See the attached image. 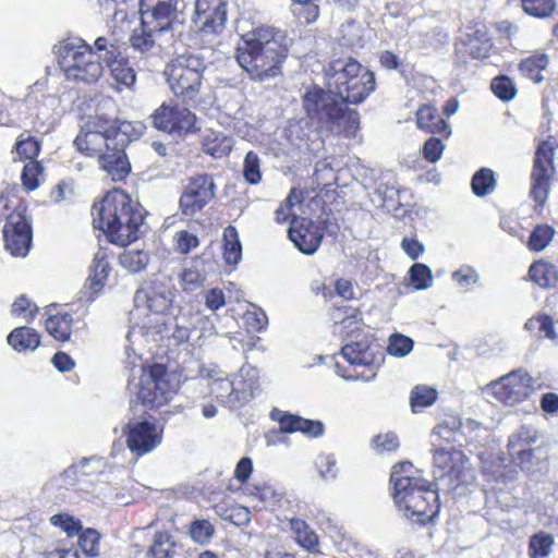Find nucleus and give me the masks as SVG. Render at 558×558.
<instances>
[{"mask_svg": "<svg viewBox=\"0 0 558 558\" xmlns=\"http://www.w3.org/2000/svg\"><path fill=\"white\" fill-rule=\"evenodd\" d=\"M327 90L314 87L303 96L312 121L330 132L354 136L360 126L356 110L348 104L363 102L375 89L374 73L352 58L332 60L325 70Z\"/></svg>", "mask_w": 558, "mask_h": 558, "instance_id": "nucleus-1", "label": "nucleus"}, {"mask_svg": "<svg viewBox=\"0 0 558 558\" xmlns=\"http://www.w3.org/2000/svg\"><path fill=\"white\" fill-rule=\"evenodd\" d=\"M141 134L137 125L116 118V104L102 100L74 140L76 149L86 156L97 157L100 168L112 181H121L131 172L124 151L130 142Z\"/></svg>", "mask_w": 558, "mask_h": 558, "instance_id": "nucleus-2", "label": "nucleus"}, {"mask_svg": "<svg viewBox=\"0 0 558 558\" xmlns=\"http://www.w3.org/2000/svg\"><path fill=\"white\" fill-rule=\"evenodd\" d=\"M236 49V61L255 81H265L281 74L292 39L282 29L259 26L242 36Z\"/></svg>", "mask_w": 558, "mask_h": 558, "instance_id": "nucleus-3", "label": "nucleus"}, {"mask_svg": "<svg viewBox=\"0 0 558 558\" xmlns=\"http://www.w3.org/2000/svg\"><path fill=\"white\" fill-rule=\"evenodd\" d=\"M95 49L81 39H68L54 46L60 70L68 81L94 84L104 74L102 61H110L117 52L113 40L98 37Z\"/></svg>", "mask_w": 558, "mask_h": 558, "instance_id": "nucleus-4", "label": "nucleus"}, {"mask_svg": "<svg viewBox=\"0 0 558 558\" xmlns=\"http://www.w3.org/2000/svg\"><path fill=\"white\" fill-rule=\"evenodd\" d=\"M413 472L410 462L393 465L390 474L392 498L407 520L425 524L438 512V494L428 481L413 475Z\"/></svg>", "mask_w": 558, "mask_h": 558, "instance_id": "nucleus-5", "label": "nucleus"}, {"mask_svg": "<svg viewBox=\"0 0 558 558\" xmlns=\"http://www.w3.org/2000/svg\"><path fill=\"white\" fill-rule=\"evenodd\" d=\"M171 280L167 276H156L149 283L136 291L134 296L135 312L133 316H140L142 310L148 313L144 322L130 328L126 335V352L132 345H142V342L157 340L161 331L160 322L165 319L163 314L172 303Z\"/></svg>", "mask_w": 558, "mask_h": 558, "instance_id": "nucleus-6", "label": "nucleus"}, {"mask_svg": "<svg viewBox=\"0 0 558 558\" xmlns=\"http://www.w3.org/2000/svg\"><path fill=\"white\" fill-rule=\"evenodd\" d=\"M335 332L339 333L344 344L341 348L342 357L354 367L353 372H342L336 364V373L348 380L371 381L375 378V351L377 344L362 331V322L356 313L341 319Z\"/></svg>", "mask_w": 558, "mask_h": 558, "instance_id": "nucleus-7", "label": "nucleus"}, {"mask_svg": "<svg viewBox=\"0 0 558 558\" xmlns=\"http://www.w3.org/2000/svg\"><path fill=\"white\" fill-rule=\"evenodd\" d=\"M132 345L126 354L128 363L132 365L128 389L132 398L148 408H159L169 402L175 393V385L163 364H136L142 355ZM125 353H128L125 351Z\"/></svg>", "mask_w": 558, "mask_h": 558, "instance_id": "nucleus-8", "label": "nucleus"}, {"mask_svg": "<svg viewBox=\"0 0 558 558\" xmlns=\"http://www.w3.org/2000/svg\"><path fill=\"white\" fill-rule=\"evenodd\" d=\"M205 63L195 54L178 56L168 65L167 81L173 94L184 100H194L199 93Z\"/></svg>", "mask_w": 558, "mask_h": 558, "instance_id": "nucleus-9", "label": "nucleus"}, {"mask_svg": "<svg viewBox=\"0 0 558 558\" xmlns=\"http://www.w3.org/2000/svg\"><path fill=\"white\" fill-rule=\"evenodd\" d=\"M557 146L556 141L547 140L539 143L535 151L530 196L541 207L546 204L549 195L555 174L554 151Z\"/></svg>", "mask_w": 558, "mask_h": 558, "instance_id": "nucleus-10", "label": "nucleus"}, {"mask_svg": "<svg viewBox=\"0 0 558 558\" xmlns=\"http://www.w3.org/2000/svg\"><path fill=\"white\" fill-rule=\"evenodd\" d=\"M434 466L438 477H448L450 484H470L474 481V472L471 469L465 454L451 446H442L433 441Z\"/></svg>", "mask_w": 558, "mask_h": 558, "instance_id": "nucleus-11", "label": "nucleus"}, {"mask_svg": "<svg viewBox=\"0 0 558 558\" xmlns=\"http://www.w3.org/2000/svg\"><path fill=\"white\" fill-rule=\"evenodd\" d=\"M107 466L106 460L101 457L83 458L65 469L54 481L61 488L89 492L105 475Z\"/></svg>", "mask_w": 558, "mask_h": 558, "instance_id": "nucleus-12", "label": "nucleus"}, {"mask_svg": "<svg viewBox=\"0 0 558 558\" xmlns=\"http://www.w3.org/2000/svg\"><path fill=\"white\" fill-rule=\"evenodd\" d=\"M532 377L522 371L512 372L486 387L496 402L513 407L526 400L533 391Z\"/></svg>", "mask_w": 558, "mask_h": 558, "instance_id": "nucleus-13", "label": "nucleus"}, {"mask_svg": "<svg viewBox=\"0 0 558 558\" xmlns=\"http://www.w3.org/2000/svg\"><path fill=\"white\" fill-rule=\"evenodd\" d=\"M177 4L178 0H140L141 20L166 36L183 22Z\"/></svg>", "mask_w": 558, "mask_h": 558, "instance_id": "nucleus-14", "label": "nucleus"}, {"mask_svg": "<svg viewBox=\"0 0 558 558\" xmlns=\"http://www.w3.org/2000/svg\"><path fill=\"white\" fill-rule=\"evenodd\" d=\"M138 205L123 191L113 190L108 192L99 203L92 207L93 223L98 229L108 228L112 230V226H117V219L120 216L130 213Z\"/></svg>", "mask_w": 558, "mask_h": 558, "instance_id": "nucleus-15", "label": "nucleus"}, {"mask_svg": "<svg viewBox=\"0 0 558 558\" xmlns=\"http://www.w3.org/2000/svg\"><path fill=\"white\" fill-rule=\"evenodd\" d=\"M3 239L5 248L13 256L27 255L32 244V230L23 208H15L8 215L3 227Z\"/></svg>", "mask_w": 558, "mask_h": 558, "instance_id": "nucleus-16", "label": "nucleus"}, {"mask_svg": "<svg viewBox=\"0 0 558 558\" xmlns=\"http://www.w3.org/2000/svg\"><path fill=\"white\" fill-rule=\"evenodd\" d=\"M227 0H195L192 23L203 34H219L226 27Z\"/></svg>", "mask_w": 558, "mask_h": 558, "instance_id": "nucleus-17", "label": "nucleus"}, {"mask_svg": "<svg viewBox=\"0 0 558 558\" xmlns=\"http://www.w3.org/2000/svg\"><path fill=\"white\" fill-rule=\"evenodd\" d=\"M124 433L128 448L137 458L151 452L162 440V428L147 421L130 422Z\"/></svg>", "mask_w": 558, "mask_h": 558, "instance_id": "nucleus-18", "label": "nucleus"}, {"mask_svg": "<svg viewBox=\"0 0 558 558\" xmlns=\"http://www.w3.org/2000/svg\"><path fill=\"white\" fill-rule=\"evenodd\" d=\"M153 125L170 134L189 133L194 130L196 117L189 109L162 104L151 114Z\"/></svg>", "mask_w": 558, "mask_h": 558, "instance_id": "nucleus-19", "label": "nucleus"}, {"mask_svg": "<svg viewBox=\"0 0 558 558\" xmlns=\"http://www.w3.org/2000/svg\"><path fill=\"white\" fill-rule=\"evenodd\" d=\"M215 196V183L209 174L192 178L180 198L182 213L192 217L201 211Z\"/></svg>", "mask_w": 558, "mask_h": 558, "instance_id": "nucleus-20", "label": "nucleus"}, {"mask_svg": "<svg viewBox=\"0 0 558 558\" xmlns=\"http://www.w3.org/2000/svg\"><path fill=\"white\" fill-rule=\"evenodd\" d=\"M288 235L300 252L312 255L320 246L324 233L312 219L294 217L288 230Z\"/></svg>", "mask_w": 558, "mask_h": 558, "instance_id": "nucleus-21", "label": "nucleus"}, {"mask_svg": "<svg viewBox=\"0 0 558 558\" xmlns=\"http://www.w3.org/2000/svg\"><path fill=\"white\" fill-rule=\"evenodd\" d=\"M144 223V215L141 205L131 209L130 213L120 216L117 219V226H112V230L101 228L100 230L106 234L109 242L126 246L133 241L137 240L141 227Z\"/></svg>", "mask_w": 558, "mask_h": 558, "instance_id": "nucleus-22", "label": "nucleus"}, {"mask_svg": "<svg viewBox=\"0 0 558 558\" xmlns=\"http://www.w3.org/2000/svg\"><path fill=\"white\" fill-rule=\"evenodd\" d=\"M191 318L192 313L189 311L181 312L178 316L170 317L168 320L163 319L160 322L161 331L157 336V340L142 342V344H157L163 340H168L173 345H180L186 342L191 335V328L194 326V323L191 320Z\"/></svg>", "mask_w": 558, "mask_h": 558, "instance_id": "nucleus-23", "label": "nucleus"}, {"mask_svg": "<svg viewBox=\"0 0 558 558\" xmlns=\"http://www.w3.org/2000/svg\"><path fill=\"white\" fill-rule=\"evenodd\" d=\"M271 418L278 421L280 432L282 433L301 432L311 438H317L324 434V424L320 421L286 414L278 410L271 412Z\"/></svg>", "mask_w": 558, "mask_h": 558, "instance_id": "nucleus-24", "label": "nucleus"}, {"mask_svg": "<svg viewBox=\"0 0 558 558\" xmlns=\"http://www.w3.org/2000/svg\"><path fill=\"white\" fill-rule=\"evenodd\" d=\"M232 381L235 401L240 407L254 398V393L258 389V371L250 364H244L232 377Z\"/></svg>", "mask_w": 558, "mask_h": 558, "instance_id": "nucleus-25", "label": "nucleus"}, {"mask_svg": "<svg viewBox=\"0 0 558 558\" xmlns=\"http://www.w3.org/2000/svg\"><path fill=\"white\" fill-rule=\"evenodd\" d=\"M163 36L153 26L146 27L145 21L141 20L140 26L133 29L130 43L135 50L144 53L151 51L157 46L160 47Z\"/></svg>", "mask_w": 558, "mask_h": 558, "instance_id": "nucleus-26", "label": "nucleus"}, {"mask_svg": "<svg viewBox=\"0 0 558 558\" xmlns=\"http://www.w3.org/2000/svg\"><path fill=\"white\" fill-rule=\"evenodd\" d=\"M417 128L430 133L451 134L450 125L439 116L436 108L423 105L416 111Z\"/></svg>", "mask_w": 558, "mask_h": 558, "instance_id": "nucleus-27", "label": "nucleus"}, {"mask_svg": "<svg viewBox=\"0 0 558 558\" xmlns=\"http://www.w3.org/2000/svg\"><path fill=\"white\" fill-rule=\"evenodd\" d=\"M118 51L110 61H105L110 70L112 80L116 83L117 90L121 92L123 88H132L136 82V74L134 69L129 64L124 58H117Z\"/></svg>", "mask_w": 558, "mask_h": 558, "instance_id": "nucleus-28", "label": "nucleus"}, {"mask_svg": "<svg viewBox=\"0 0 558 558\" xmlns=\"http://www.w3.org/2000/svg\"><path fill=\"white\" fill-rule=\"evenodd\" d=\"M548 65V54L537 52L521 60L519 72L534 84H541L545 80L543 73L547 70Z\"/></svg>", "mask_w": 558, "mask_h": 558, "instance_id": "nucleus-29", "label": "nucleus"}, {"mask_svg": "<svg viewBox=\"0 0 558 558\" xmlns=\"http://www.w3.org/2000/svg\"><path fill=\"white\" fill-rule=\"evenodd\" d=\"M7 341L16 352L34 351L40 344L37 331L26 326L14 328Z\"/></svg>", "mask_w": 558, "mask_h": 558, "instance_id": "nucleus-30", "label": "nucleus"}, {"mask_svg": "<svg viewBox=\"0 0 558 558\" xmlns=\"http://www.w3.org/2000/svg\"><path fill=\"white\" fill-rule=\"evenodd\" d=\"M207 376L211 379V393H214L220 402L228 404L230 408H238L232 379L222 377L221 372L214 369L208 372Z\"/></svg>", "mask_w": 558, "mask_h": 558, "instance_id": "nucleus-31", "label": "nucleus"}, {"mask_svg": "<svg viewBox=\"0 0 558 558\" xmlns=\"http://www.w3.org/2000/svg\"><path fill=\"white\" fill-rule=\"evenodd\" d=\"M531 280L543 289H553L558 283V270L555 265L543 259L534 262L530 269Z\"/></svg>", "mask_w": 558, "mask_h": 558, "instance_id": "nucleus-32", "label": "nucleus"}, {"mask_svg": "<svg viewBox=\"0 0 558 558\" xmlns=\"http://www.w3.org/2000/svg\"><path fill=\"white\" fill-rule=\"evenodd\" d=\"M233 144L232 137L213 130L207 131L203 138L204 151L215 158L228 156Z\"/></svg>", "mask_w": 558, "mask_h": 558, "instance_id": "nucleus-33", "label": "nucleus"}, {"mask_svg": "<svg viewBox=\"0 0 558 558\" xmlns=\"http://www.w3.org/2000/svg\"><path fill=\"white\" fill-rule=\"evenodd\" d=\"M110 265L107 260V254L105 251L99 250L93 259V264L90 266V272L88 276V284L93 290L92 295L98 293L104 287L108 275L110 272Z\"/></svg>", "mask_w": 558, "mask_h": 558, "instance_id": "nucleus-34", "label": "nucleus"}, {"mask_svg": "<svg viewBox=\"0 0 558 558\" xmlns=\"http://www.w3.org/2000/svg\"><path fill=\"white\" fill-rule=\"evenodd\" d=\"M537 440V430L533 426L522 425L509 437V452H521L529 456L530 447Z\"/></svg>", "mask_w": 558, "mask_h": 558, "instance_id": "nucleus-35", "label": "nucleus"}, {"mask_svg": "<svg viewBox=\"0 0 558 558\" xmlns=\"http://www.w3.org/2000/svg\"><path fill=\"white\" fill-rule=\"evenodd\" d=\"M555 537L553 534L539 531L529 539L527 554L530 558H548L553 553Z\"/></svg>", "mask_w": 558, "mask_h": 558, "instance_id": "nucleus-36", "label": "nucleus"}, {"mask_svg": "<svg viewBox=\"0 0 558 558\" xmlns=\"http://www.w3.org/2000/svg\"><path fill=\"white\" fill-rule=\"evenodd\" d=\"M73 318L70 314L50 315L46 319V330L58 341H66L71 336Z\"/></svg>", "mask_w": 558, "mask_h": 558, "instance_id": "nucleus-37", "label": "nucleus"}, {"mask_svg": "<svg viewBox=\"0 0 558 558\" xmlns=\"http://www.w3.org/2000/svg\"><path fill=\"white\" fill-rule=\"evenodd\" d=\"M206 280L203 262L195 259L191 266L184 267L180 282L184 291H195L199 289Z\"/></svg>", "mask_w": 558, "mask_h": 558, "instance_id": "nucleus-38", "label": "nucleus"}, {"mask_svg": "<svg viewBox=\"0 0 558 558\" xmlns=\"http://www.w3.org/2000/svg\"><path fill=\"white\" fill-rule=\"evenodd\" d=\"M290 527L295 535V541L300 546L308 551L316 550L318 546V537L305 521L301 519H291Z\"/></svg>", "mask_w": 558, "mask_h": 558, "instance_id": "nucleus-39", "label": "nucleus"}, {"mask_svg": "<svg viewBox=\"0 0 558 558\" xmlns=\"http://www.w3.org/2000/svg\"><path fill=\"white\" fill-rule=\"evenodd\" d=\"M223 257L229 265H236L242 257V246L236 229L229 226L223 231Z\"/></svg>", "mask_w": 558, "mask_h": 558, "instance_id": "nucleus-40", "label": "nucleus"}, {"mask_svg": "<svg viewBox=\"0 0 558 558\" xmlns=\"http://www.w3.org/2000/svg\"><path fill=\"white\" fill-rule=\"evenodd\" d=\"M120 265L131 274H137L146 269L149 263V254L143 250H125L119 256Z\"/></svg>", "mask_w": 558, "mask_h": 558, "instance_id": "nucleus-41", "label": "nucleus"}, {"mask_svg": "<svg viewBox=\"0 0 558 558\" xmlns=\"http://www.w3.org/2000/svg\"><path fill=\"white\" fill-rule=\"evenodd\" d=\"M126 0H98L101 14L111 20L114 27L121 26L126 21Z\"/></svg>", "mask_w": 558, "mask_h": 558, "instance_id": "nucleus-42", "label": "nucleus"}, {"mask_svg": "<svg viewBox=\"0 0 558 558\" xmlns=\"http://www.w3.org/2000/svg\"><path fill=\"white\" fill-rule=\"evenodd\" d=\"M524 13L537 19H548L556 11V0H520Z\"/></svg>", "mask_w": 558, "mask_h": 558, "instance_id": "nucleus-43", "label": "nucleus"}, {"mask_svg": "<svg viewBox=\"0 0 558 558\" xmlns=\"http://www.w3.org/2000/svg\"><path fill=\"white\" fill-rule=\"evenodd\" d=\"M437 400V391L428 386H416L410 396L411 409L414 413L430 407Z\"/></svg>", "mask_w": 558, "mask_h": 558, "instance_id": "nucleus-44", "label": "nucleus"}, {"mask_svg": "<svg viewBox=\"0 0 558 558\" xmlns=\"http://www.w3.org/2000/svg\"><path fill=\"white\" fill-rule=\"evenodd\" d=\"M174 543L167 533H157L154 542L148 549L147 556L150 558H173Z\"/></svg>", "mask_w": 558, "mask_h": 558, "instance_id": "nucleus-45", "label": "nucleus"}, {"mask_svg": "<svg viewBox=\"0 0 558 558\" xmlns=\"http://www.w3.org/2000/svg\"><path fill=\"white\" fill-rule=\"evenodd\" d=\"M472 190L476 196H485L489 194L495 186V178L493 170L482 168L472 178Z\"/></svg>", "mask_w": 558, "mask_h": 558, "instance_id": "nucleus-46", "label": "nucleus"}, {"mask_svg": "<svg viewBox=\"0 0 558 558\" xmlns=\"http://www.w3.org/2000/svg\"><path fill=\"white\" fill-rule=\"evenodd\" d=\"M410 281L416 290H426L432 287L434 277L432 269L421 263H415L409 270Z\"/></svg>", "mask_w": 558, "mask_h": 558, "instance_id": "nucleus-47", "label": "nucleus"}, {"mask_svg": "<svg viewBox=\"0 0 558 558\" xmlns=\"http://www.w3.org/2000/svg\"><path fill=\"white\" fill-rule=\"evenodd\" d=\"M244 180L252 185H256L262 181L260 158L254 151H248L243 161Z\"/></svg>", "mask_w": 558, "mask_h": 558, "instance_id": "nucleus-48", "label": "nucleus"}, {"mask_svg": "<svg viewBox=\"0 0 558 558\" xmlns=\"http://www.w3.org/2000/svg\"><path fill=\"white\" fill-rule=\"evenodd\" d=\"M451 279L463 290L469 291L480 283V274L469 265H462L451 274Z\"/></svg>", "mask_w": 558, "mask_h": 558, "instance_id": "nucleus-49", "label": "nucleus"}, {"mask_svg": "<svg viewBox=\"0 0 558 558\" xmlns=\"http://www.w3.org/2000/svg\"><path fill=\"white\" fill-rule=\"evenodd\" d=\"M554 229L549 226H537L531 233L527 247L534 252H541L546 248L554 236Z\"/></svg>", "mask_w": 558, "mask_h": 558, "instance_id": "nucleus-50", "label": "nucleus"}, {"mask_svg": "<svg viewBox=\"0 0 558 558\" xmlns=\"http://www.w3.org/2000/svg\"><path fill=\"white\" fill-rule=\"evenodd\" d=\"M490 88L494 95L504 101H510L514 99L517 95V87L514 83L506 75L493 78Z\"/></svg>", "mask_w": 558, "mask_h": 558, "instance_id": "nucleus-51", "label": "nucleus"}, {"mask_svg": "<svg viewBox=\"0 0 558 558\" xmlns=\"http://www.w3.org/2000/svg\"><path fill=\"white\" fill-rule=\"evenodd\" d=\"M315 465L320 478L324 481H333L337 478L339 470L333 454H319L315 461Z\"/></svg>", "mask_w": 558, "mask_h": 558, "instance_id": "nucleus-52", "label": "nucleus"}, {"mask_svg": "<svg viewBox=\"0 0 558 558\" xmlns=\"http://www.w3.org/2000/svg\"><path fill=\"white\" fill-rule=\"evenodd\" d=\"M40 148V141L33 136H27L25 138L21 136L15 145L19 157L28 161H36L35 159L39 155Z\"/></svg>", "mask_w": 558, "mask_h": 558, "instance_id": "nucleus-53", "label": "nucleus"}, {"mask_svg": "<svg viewBox=\"0 0 558 558\" xmlns=\"http://www.w3.org/2000/svg\"><path fill=\"white\" fill-rule=\"evenodd\" d=\"M413 349V340L407 336L395 333L389 337L387 351L396 357H404Z\"/></svg>", "mask_w": 558, "mask_h": 558, "instance_id": "nucleus-54", "label": "nucleus"}, {"mask_svg": "<svg viewBox=\"0 0 558 558\" xmlns=\"http://www.w3.org/2000/svg\"><path fill=\"white\" fill-rule=\"evenodd\" d=\"M215 529L207 520H195L190 526L192 539L201 545H206L214 536Z\"/></svg>", "mask_w": 558, "mask_h": 558, "instance_id": "nucleus-55", "label": "nucleus"}, {"mask_svg": "<svg viewBox=\"0 0 558 558\" xmlns=\"http://www.w3.org/2000/svg\"><path fill=\"white\" fill-rule=\"evenodd\" d=\"M100 535L96 530L87 529L78 533V545L89 557H95L99 553Z\"/></svg>", "mask_w": 558, "mask_h": 558, "instance_id": "nucleus-56", "label": "nucleus"}, {"mask_svg": "<svg viewBox=\"0 0 558 558\" xmlns=\"http://www.w3.org/2000/svg\"><path fill=\"white\" fill-rule=\"evenodd\" d=\"M43 174V166L38 161H28L22 171V183L25 189L33 191L39 186V177Z\"/></svg>", "mask_w": 558, "mask_h": 558, "instance_id": "nucleus-57", "label": "nucleus"}, {"mask_svg": "<svg viewBox=\"0 0 558 558\" xmlns=\"http://www.w3.org/2000/svg\"><path fill=\"white\" fill-rule=\"evenodd\" d=\"M37 311V305L24 295L17 298L11 307L12 315L22 316L26 320H32Z\"/></svg>", "mask_w": 558, "mask_h": 558, "instance_id": "nucleus-58", "label": "nucleus"}, {"mask_svg": "<svg viewBox=\"0 0 558 558\" xmlns=\"http://www.w3.org/2000/svg\"><path fill=\"white\" fill-rule=\"evenodd\" d=\"M174 247L181 254H187L191 250L198 246V238L186 230H181L175 233L174 238Z\"/></svg>", "mask_w": 558, "mask_h": 558, "instance_id": "nucleus-59", "label": "nucleus"}, {"mask_svg": "<svg viewBox=\"0 0 558 558\" xmlns=\"http://www.w3.org/2000/svg\"><path fill=\"white\" fill-rule=\"evenodd\" d=\"M50 522L52 525L59 526L66 532L69 536L78 534L81 531L80 522L66 513L53 514L50 518Z\"/></svg>", "mask_w": 558, "mask_h": 558, "instance_id": "nucleus-60", "label": "nucleus"}, {"mask_svg": "<svg viewBox=\"0 0 558 558\" xmlns=\"http://www.w3.org/2000/svg\"><path fill=\"white\" fill-rule=\"evenodd\" d=\"M373 446L377 453L392 452L399 448V440L393 433L379 434L373 439Z\"/></svg>", "mask_w": 558, "mask_h": 558, "instance_id": "nucleus-61", "label": "nucleus"}, {"mask_svg": "<svg viewBox=\"0 0 558 558\" xmlns=\"http://www.w3.org/2000/svg\"><path fill=\"white\" fill-rule=\"evenodd\" d=\"M445 145L441 140L436 137L428 138L423 146V156L429 162H437L444 153Z\"/></svg>", "mask_w": 558, "mask_h": 558, "instance_id": "nucleus-62", "label": "nucleus"}, {"mask_svg": "<svg viewBox=\"0 0 558 558\" xmlns=\"http://www.w3.org/2000/svg\"><path fill=\"white\" fill-rule=\"evenodd\" d=\"M458 426V424L452 421L450 422H442L438 425H436L433 429V437L435 438L433 441H436V444H441L439 440L442 439L447 442H450L453 439L454 436V429Z\"/></svg>", "mask_w": 558, "mask_h": 558, "instance_id": "nucleus-63", "label": "nucleus"}, {"mask_svg": "<svg viewBox=\"0 0 558 558\" xmlns=\"http://www.w3.org/2000/svg\"><path fill=\"white\" fill-rule=\"evenodd\" d=\"M204 301L209 310L217 311L226 304L225 293L218 288L210 289L205 292Z\"/></svg>", "mask_w": 558, "mask_h": 558, "instance_id": "nucleus-64", "label": "nucleus"}]
</instances>
